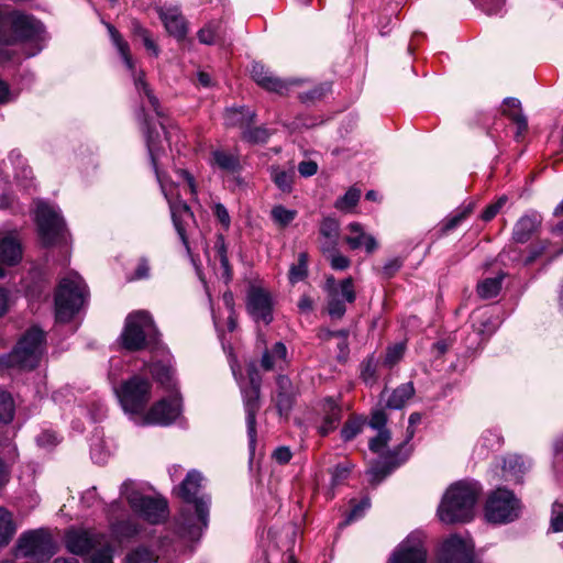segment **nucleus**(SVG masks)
Listing matches in <instances>:
<instances>
[{"label": "nucleus", "instance_id": "54", "mask_svg": "<svg viewBox=\"0 0 563 563\" xmlns=\"http://www.w3.org/2000/svg\"><path fill=\"white\" fill-rule=\"evenodd\" d=\"M242 137L250 143H265L269 137V132L265 128H249L243 130Z\"/></svg>", "mask_w": 563, "mask_h": 563}, {"label": "nucleus", "instance_id": "25", "mask_svg": "<svg viewBox=\"0 0 563 563\" xmlns=\"http://www.w3.org/2000/svg\"><path fill=\"white\" fill-rule=\"evenodd\" d=\"M347 234L344 238L345 243L352 251L364 250L366 254H373L377 251L379 244L376 238L366 232L365 228L358 222H351L346 227Z\"/></svg>", "mask_w": 563, "mask_h": 563}, {"label": "nucleus", "instance_id": "24", "mask_svg": "<svg viewBox=\"0 0 563 563\" xmlns=\"http://www.w3.org/2000/svg\"><path fill=\"white\" fill-rule=\"evenodd\" d=\"M251 75L258 86L279 95H285L289 91L290 87L301 84L299 79L282 80L274 76L263 64L257 62L252 64Z\"/></svg>", "mask_w": 563, "mask_h": 563}, {"label": "nucleus", "instance_id": "47", "mask_svg": "<svg viewBox=\"0 0 563 563\" xmlns=\"http://www.w3.org/2000/svg\"><path fill=\"white\" fill-rule=\"evenodd\" d=\"M475 323L474 329L482 335H490L497 328L496 322L492 319V316L486 312H477L474 316Z\"/></svg>", "mask_w": 563, "mask_h": 563}, {"label": "nucleus", "instance_id": "21", "mask_svg": "<svg viewBox=\"0 0 563 563\" xmlns=\"http://www.w3.org/2000/svg\"><path fill=\"white\" fill-rule=\"evenodd\" d=\"M327 310L332 319H340L346 311V303L355 300L354 284H325Z\"/></svg>", "mask_w": 563, "mask_h": 563}, {"label": "nucleus", "instance_id": "48", "mask_svg": "<svg viewBox=\"0 0 563 563\" xmlns=\"http://www.w3.org/2000/svg\"><path fill=\"white\" fill-rule=\"evenodd\" d=\"M133 34L140 37L143 42L145 48L153 54V56L157 57L159 54V48L157 44L152 40L151 33L148 30L143 27L140 23L133 22L132 26Z\"/></svg>", "mask_w": 563, "mask_h": 563}, {"label": "nucleus", "instance_id": "55", "mask_svg": "<svg viewBox=\"0 0 563 563\" xmlns=\"http://www.w3.org/2000/svg\"><path fill=\"white\" fill-rule=\"evenodd\" d=\"M371 503L368 498H363L361 501L354 504L352 506V509L347 514L345 520L343 521L342 526H347L351 522L362 518L365 514V511L369 508Z\"/></svg>", "mask_w": 563, "mask_h": 563}, {"label": "nucleus", "instance_id": "17", "mask_svg": "<svg viewBox=\"0 0 563 563\" xmlns=\"http://www.w3.org/2000/svg\"><path fill=\"white\" fill-rule=\"evenodd\" d=\"M107 536L95 529L69 528L65 532L64 542L66 549L76 555H85L97 549Z\"/></svg>", "mask_w": 563, "mask_h": 563}, {"label": "nucleus", "instance_id": "7", "mask_svg": "<svg viewBox=\"0 0 563 563\" xmlns=\"http://www.w3.org/2000/svg\"><path fill=\"white\" fill-rule=\"evenodd\" d=\"M121 495L137 516L152 525L163 522L168 516L166 500L142 494L130 481L122 484Z\"/></svg>", "mask_w": 563, "mask_h": 563}, {"label": "nucleus", "instance_id": "14", "mask_svg": "<svg viewBox=\"0 0 563 563\" xmlns=\"http://www.w3.org/2000/svg\"><path fill=\"white\" fill-rule=\"evenodd\" d=\"M377 431V435L373 438L368 444L369 450L383 459V461H376L373 463L367 471L369 482L374 485L382 482L399 464L396 459V453L386 451L387 444L390 441V432L387 429Z\"/></svg>", "mask_w": 563, "mask_h": 563}, {"label": "nucleus", "instance_id": "19", "mask_svg": "<svg viewBox=\"0 0 563 563\" xmlns=\"http://www.w3.org/2000/svg\"><path fill=\"white\" fill-rule=\"evenodd\" d=\"M123 511L124 509L120 501H113L106 508L111 534L119 543L130 541L141 532V527L135 520L130 518L126 520H119V517Z\"/></svg>", "mask_w": 563, "mask_h": 563}, {"label": "nucleus", "instance_id": "23", "mask_svg": "<svg viewBox=\"0 0 563 563\" xmlns=\"http://www.w3.org/2000/svg\"><path fill=\"white\" fill-rule=\"evenodd\" d=\"M180 413V404L176 397L165 398L155 402L140 419L143 424L167 426Z\"/></svg>", "mask_w": 563, "mask_h": 563}, {"label": "nucleus", "instance_id": "1", "mask_svg": "<svg viewBox=\"0 0 563 563\" xmlns=\"http://www.w3.org/2000/svg\"><path fill=\"white\" fill-rule=\"evenodd\" d=\"M125 350L140 351L147 346H154L164 358L147 364L153 378L167 388L173 387L174 371L165 349L157 346L158 332L152 317L146 311H135L125 319L124 329L120 336Z\"/></svg>", "mask_w": 563, "mask_h": 563}, {"label": "nucleus", "instance_id": "45", "mask_svg": "<svg viewBox=\"0 0 563 563\" xmlns=\"http://www.w3.org/2000/svg\"><path fill=\"white\" fill-rule=\"evenodd\" d=\"M114 550L109 543L108 538L93 550L88 563H113Z\"/></svg>", "mask_w": 563, "mask_h": 563}, {"label": "nucleus", "instance_id": "8", "mask_svg": "<svg viewBox=\"0 0 563 563\" xmlns=\"http://www.w3.org/2000/svg\"><path fill=\"white\" fill-rule=\"evenodd\" d=\"M151 388L147 378L135 375L123 382L115 394L126 413L141 417L151 399Z\"/></svg>", "mask_w": 563, "mask_h": 563}, {"label": "nucleus", "instance_id": "15", "mask_svg": "<svg viewBox=\"0 0 563 563\" xmlns=\"http://www.w3.org/2000/svg\"><path fill=\"white\" fill-rule=\"evenodd\" d=\"M54 554L53 540L43 529L24 532L18 540L16 555L43 563Z\"/></svg>", "mask_w": 563, "mask_h": 563}, {"label": "nucleus", "instance_id": "61", "mask_svg": "<svg viewBox=\"0 0 563 563\" xmlns=\"http://www.w3.org/2000/svg\"><path fill=\"white\" fill-rule=\"evenodd\" d=\"M551 528L554 532L563 531V505L555 501L551 511Z\"/></svg>", "mask_w": 563, "mask_h": 563}, {"label": "nucleus", "instance_id": "37", "mask_svg": "<svg viewBox=\"0 0 563 563\" xmlns=\"http://www.w3.org/2000/svg\"><path fill=\"white\" fill-rule=\"evenodd\" d=\"M415 394L412 383H405L395 388L387 399V407L391 409H401L407 400Z\"/></svg>", "mask_w": 563, "mask_h": 563}, {"label": "nucleus", "instance_id": "33", "mask_svg": "<svg viewBox=\"0 0 563 563\" xmlns=\"http://www.w3.org/2000/svg\"><path fill=\"white\" fill-rule=\"evenodd\" d=\"M253 120L254 113L244 107L230 108L227 109L224 113V123L228 126H239L245 129L246 126H250Z\"/></svg>", "mask_w": 563, "mask_h": 563}, {"label": "nucleus", "instance_id": "5", "mask_svg": "<svg viewBox=\"0 0 563 563\" xmlns=\"http://www.w3.org/2000/svg\"><path fill=\"white\" fill-rule=\"evenodd\" d=\"M481 487L476 482L461 481L450 486L438 508L444 523L466 522L473 518Z\"/></svg>", "mask_w": 563, "mask_h": 563}, {"label": "nucleus", "instance_id": "36", "mask_svg": "<svg viewBox=\"0 0 563 563\" xmlns=\"http://www.w3.org/2000/svg\"><path fill=\"white\" fill-rule=\"evenodd\" d=\"M201 44L213 45L223 40V30L220 21H211L198 31Z\"/></svg>", "mask_w": 563, "mask_h": 563}, {"label": "nucleus", "instance_id": "16", "mask_svg": "<svg viewBox=\"0 0 563 563\" xmlns=\"http://www.w3.org/2000/svg\"><path fill=\"white\" fill-rule=\"evenodd\" d=\"M439 563H481L474 555V544L468 539L452 534L445 539L438 554Z\"/></svg>", "mask_w": 563, "mask_h": 563}, {"label": "nucleus", "instance_id": "29", "mask_svg": "<svg viewBox=\"0 0 563 563\" xmlns=\"http://www.w3.org/2000/svg\"><path fill=\"white\" fill-rule=\"evenodd\" d=\"M261 365L265 371L283 369L288 365V351L283 342H276L272 347H265Z\"/></svg>", "mask_w": 563, "mask_h": 563}, {"label": "nucleus", "instance_id": "35", "mask_svg": "<svg viewBox=\"0 0 563 563\" xmlns=\"http://www.w3.org/2000/svg\"><path fill=\"white\" fill-rule=\"evenodd\" d=\"M9 159L12 163V165L15 168L14 177L15 179L21 183V186L24 189H30L32 187V170L30 167H27L18 151H11L9 154Z\"/></svg>", "mask_w": 563, "mask_h": 563}, {"label": "nucleus", "instance_id": "31", "mask_svg": "<svg viewBox=\"0 0 563 563\" xmlns=\"http://www.w3.org/2000/svg\"><path fill=\"white\" fill-rule=\"evenodd\" d=\"M503 113L507 115L517 125V137L523 134L528 129V121L521 110V103L516 98H506L504 100Z\"/></svg>", "mask_w": 563, "mask_h": 563}, {"label": "nucleus", "instance_id": "18", "mask_svg": "<svg viewBox=\"0 0 563 563\" xmlns=\"http://www.w3.org/2000/svg\"><path fill=\"white\" fill-rule=\"evenodd\" d=\"M341 420L342 407L333 397H325L317 404L313 424L320 437H327L336 430Z\"/></svg>", "mask_w": 563, "mask_h": 563}, {"label": "nucleus", "instance_id": "38", "mask_svg": "<svg viewBox=\"0 0 563 563\" xmlns=\"http://www.w3.org/2000/svg\"><path fill=\"white\" fill-rule=\"evenodd\" d=\"M16 527L12 514L3 507H0V547L9 544L15 534Z\"/></svg>", "mask_w": 563, "mask_h": 563}, {"label": "nucleus", "instance_id": "64", "mask_svg": "<svg viewBox=\"0 0 563 563\" xmlns=\"http://www.w3.org/2000/svg\"><path fill=\"white\" fill-rule=\"evenodd\" d=\"M327 258L329 260L331 267L335 271H343L350 266V260L339 251L332 252Z\"/></svg>", "mask_w": 563, "mask_h": 563}, {"label": "nucleus", "instance_id": "56", "mask_svg": "<svg viewBox=\"0 0 563 563\" xmlns=\"http://www.w3.org/2000/svg\"><path fill=\"white\" fill-rule=\"evenodd\" d=\"M549 245H550V242L548 240H540V241L532 243L529 246L528 255L525 260V264H527V265L531 264L536 260L541 257L548 250Z\"/></svg>", "mask_w": 563, "mask_h": 563}, {"label": "nucleus", "instance_id": "60", "mask_svg": "<svg viewBox=\"0 0 563 563\" xmlns=\"http://www.w3.org/2000/svg\"><path fill=\"white\" fill-rule=\"evenodd\" d=\"M405 353V345L402 343H397L390 347H388L384 364L388 367L394 366L397 362H399Z\"/></svg>", "mask_w": 563, "mask_h": 563}, {"label": "nucleus", "instance_id": "42", "mask_svg": "<svg viewBox=\"0 0 563 563\" xmlns=\"http://www.w3.org/2000/svg\"><path fill=\"white\" fill-rule=\"evenodd\" d=\"M378 361L369 356L361 363V379L368 386L377 382Z\"/></svg>", "mask_w": 563, "mask_h": 563}, {"label": "nucleus", "instance_id": "63", "mask_svg": "<svg viewBox=\"0 0 563 563\" xmlns=\"http://www.w3.org/2000/svg\"><path fill=\"white\" fill-rule=\"evenodd\" d=\"M501 284H477V295L483 299H492L499 295Z\"/></svg>", "mask_w": 563, "mask_h": 563}, {"label": "nucleus", "instance_id": "26", "mask_svg": "<svg viewBox=\"0 0 563 563\" xmlns=\"http://www.w3.org/2000/svg\"><path fill=\"white\" fill-rule=\"evenodd\" d=\"M542 225V217L536 211L521 216L514 224L511 239L515 243L525 244L537 234Z\"/></svg>", "mask_w": 563, "mask_h": 563}, {"label": "nucleus", "instance_id": "12", "mask_svg": "<svg viewBox=\"0 0 563 563\" xmlns=\"http://www.w3.org/2000/svg\"><path fill=\"white\" fill-rule=\"evenodd\" d=\"M86 299V284H59L55 292L56 320L69 321L85 305Z\"/></svg>", "mask_w": 563, "mask_h": 563}, {"label": "nucleus", "instance_id": "32", "mask_svg": "<svg viewBox=\"0 0 563 563\" xmlns=\"http://www.w3.org/2000/svg\"><path fill=\"white\" fill-rule=\"evenodd\" d=\"M211 165L230 174L239 173L241 169L239 156L223 150L212 152Z\"/></svg>", "mask_w": 563, "mask_h": 563}, {"label": "nucleus", "instance_id": "52", "mask_svg": "<svg viewBox=\"0 0 563 563\" xmlns=\"http://www.w3.org/2000/svg\"><path fill=\"white\" fill-rule=\"evenodd\" d=\"M361 191L356 188H350L344 196L340 197L334 207L339 210L346 211L355 207L360 200Z\"/></svg>", "mask_w": 563, "mask_h": 563}, {"label": "nucleus", "instance_id": "53", "mask_svg": "<svg viewBox=\"0 0 563 563\" xmlns=\"http://www.w3.org/2000/svg\"><path fill=\"white\" fill-rule=\"evenodd\" d=\"M473 212V203H468L463 209L459 210L456 213L450 216L444 224L443 231L449 232L454 230L462 221H464L471 213Z\"/></svg>", "mask_w": 563, "mask_h": 563}, {"label": "nucleus", "instance_id": "43", "mask_svg": "<svg viewBox=\"0 0 563 563\" xmlns=\"http://www.w3.org/2000/svg\"><path fill=\"white\" fill-rule=\"evenodd\" d=\"M271 217L274 223L282 228H285L296 219L297 211L292 209H287L282 205H277L273 207L271 211Z\"/></svg>", "mask_w": 563, "mask_h": 563}, {"label": "nucleus", "instance_id": "20", "mask_svg": "<svg viewBox=\"0 0 563 563\" xmlns=\"http://www.w3.org/2000/svg\"><path fill=\"white\" fill-rule=\"evenodd\" d=\"M246 309L254 321L269 324L273 317L274 299L272 295L261 287H251L246 299Z\"/></svg>", "mask_w": 563, "mask_h": 563}, {"label": "nucleus", "instance_id": "49", "mask_svg": "<svg viewBox=\"0 0 563 563\" xmlns=\"http://www.w3.org/2000/svg\"><path fill=\"white\" fill-rule=\"evenodd\" d=\"M331 90V85L329 82L320 84L312 89L299 93V99L303 103H313L318 100H321L328 92Z\"/></svg>", "mask_w": 563, "mask_h": 563}, {"label": "nucleus", "instance_id": "58", "mask_svg": "<svg viewBox=\"0 0 563 563\" xmlns=\"http://www.w3.org/2000/svg\"><path fill=\"white\" fill-rule=\"evenodd\" d=\"M508 198L507 196H500L495 202L488 205L485 210L481 214V219L485 222H489L493 220L501 210V208L506 205Z\"/></svg>", "mask_w": 563, "mask_h": 563}, {"label": "nucleus", "instance_id": "2", "mask_svg": "<svg viewBox=\"0 0 563 563\" xmlns=\"http://www.w3.org/2000/svg\"><path fill=\"white\" fill-rule=\"evenodd\" d=\"M46 38L43 23L34 15L20 10L0 8V62L12 58L10 46L31 43L34 49L26 53L34 56L43 48Z\"/></svg>", "mask_w": 563, "mask_h": 563}, {"label": "nucleus", "instance_id": "50", "mask_svg": "<svg viewBox=\"0 0 563 563\" xmlns=\"http://www.w3.org/2000/svg\"><path fill=\"white\" fill-rule=\"evenodd\" d=\"M214 250L216 256L219 260L221 268L223 271L222 276L227 279L231 278L230 265L227 256V246L224 238L222 235L218 236L217 242L214 244Z\"/></svg>", "mask_w": 563, "mask_h": 563}, {"label": "nucleus", "instance_id": "30", "mask_svg": "<svg viewBox=\"0 0 563 563\" xmlns=\"http://www.w3.org/2000/svg\"><path fill=\"white\" fill-rule=\"evenodd\" d=\"M0 256L3 264L13 266L22 260V246L20 241L12 234L0 240Z\"/></svg>", "mask_w": 563, "mask_h": 563}, {"label": "nucleus", "instance_id": "3", "mask_svg": "<svg viewBox=\"0 0 563 563\" xmlns=\"http://www.w3.org/2000/svg\"><path fill=\"white\" fill-rule=\"evenodd\" d=\"M144 124L145 141L152 166L156 174L157 180L161 184L164 196L168 201L174 227L184 246L186 247L187 253L190 254L191 251L186 235V225L187 222L192 219V212L185 201L178 198H174L172 190H167V187L163 181V175L159 170L161 158L163 155H165L166 152L165 142L169 140L172 132L165 131V126L163 123L159 124L158 129L156 126H151L147 120L145 119Z\"/></svg>", "mask_w": 563, "mask_h": 563}, {"label": "nucleus", "instance_id": "13", "mask_svg": "<svg viewBox=\"0 0 563 563\" xmlns=\"http://www.w3.org/2000/svg\"><path fill=\"white\" fill-rule=\"evenodd\" d=\"M249 380L241 386V393L246 415L247 435L251 450H254L256 443V413L260 410V394L262 378L255 368L247 372Z\"/></svg>", "mask_w": 563, "mask_h": 563}, {"label": "nucleus", "instance_id": "51", "mask_svg": "<svg viewBox=\"0 0 563 563\" xmlns=\"http://www.w3.org/2000/svg\"><path fill=\"white\" fill-rule=\"evenodd\" d=\"M352 467V463L347 461L335 465L331 471V486L334 488L343 484L350 476Z\"/></svg>", "mask_w": 563, "mask_h": 563}, {"label": "nucleus", "instance_id": "9", "mask_svg": "<svg viewBox=\"0 0 563 563\" xmlns=\"http://www.w3.org/2000/svg\"><path fill=\"white\" fill-rule=\"evenodd\" d=\"M34 220L38 236L45 246L56 244L64 240L66 227L58 208L38 200L36 202Z\"/></svg>", "mask_w": 563, "mask_h": 563}, {"label": "nucleus", "instance_id": "59", "mask_svg": "<svg viewBox=\"0 0 563 563\" xmlns=\"http://www.w3.org/2000/svg\"><path fill=\"white\" fill-rule=\"evenodd\" d=\"M505 0H473L486 14L494 15L501 12Z\"/></svg>", "mask_w": 563, "mask_h": 563}, {"label": "nucleus", "instance_id": "57", "mask_svg": "<svg viewBox=\"0 0 563 563\" xmlns=\"http://www.w3.org/2000/svg\"><path fill=\"white\" fill-rule=\"evenodd\" d=\"M339 222L333 218H324L320 224V234L323 239H339Z\"/></svg>", "mask_w": 563, "mask_h": 563}, {"label": "nucleus", "instance_id": "34", "mask_svg": "<svg viewBox=\"0 0 563 563\" xmlns=\"http://www.w3.org/2000/svg\"><path fill=\"white\" fill-rule=\"evenodd\" d=\"M269 175L276 187L283 192L289 194L292 190L295 178L294 168L285 169L280 166L273 165L269 167Z\"/></svg>", "mask_w": 563, "mask_h": 563}, {"label": "nucleus", "instance_id": "40", "mask_svg": "<svg viewBox=\"0 0 563 563\" xmlns=\"http://www.w3.org/2000/svg\"><path fill=\"white\" fill-rule=\"evenodd\" d=\"M527 468L525 460L519 455H508L504 459V472L514 475L516 482H520L521 475Z\"/></svg>", "mask_w": 563, "mask_h": 563}, {"label": "nucleus", "instance_id": "46", "mask_svg": "<svg viewBox=\"0 0 563 563\" xmlns=\"http://www.w3.org/2000/svg\"><path fill=\"white\" fill-rule=\"evenodd\" d=\"M364 421L360 417H350L341 429V438L349 442L353 440L363 429Z\"/></svg>", "mask_w": 563, "mask_h": 563}, {"label": "nucleus", "instance_id": "41", "mask_svg": "<svg viewBox=\"0 0 563 563\" xmlns=\"http://www.w3.org/2000/svg\"><path fill=\"white\" fill-rule=\"evenodd\" d=\"M158 555L146 547H137L126 554L124 563H156Z\"/></svg>", "mask_w": 563, "mask_h": 563}, {"label": "nucleus", "instance_id": "27", "mask_svg": "<svg viewBox=\"0 0 563 563\" xmlns=\"http://www.w3.org/2000/svg\"><path fill=\"white\" fill-rule=\"evenodd\" d=\"M159 18L169 35L184 40L188 27L185 16L178 7H164L158 11Z\"/></svg>", "mask_w": 563, "mask_h": 563}, {"label": "nucleus", "instance_id": "4", "mask_svg": "<svg viewBox=\"0 0 563 563\" xmlns=\"http://www.w3.org/2000/svg\"><path fill=\"white\" fill-rule=\"evenodd\" d=\"M202 475L198 471H189L183 482L176 489L177 496L186 504L195 507V518L184 516L180 523V534L190 540H197L201 537L203 530L208 527L210 496L200 495Z\"/></svg>", "mask_w": 563, "mask_h": 563}, {"label": "nucleus", "instance_id": "11", "mask_svg": "<svg viewBox=\"0 0 563 563\" xmlns=\"http://www.w3.org/2000/svg\"><path fill=\"white\" fill-rule=\"evenodd\" d=\"M107 29L109 31L110 37L112 40L113 45L117 47L119 54L122 57L123 63L126 68L131 71L134 87L141 98H146L148 106L153 109V111L157 114V117H162L163 112L161 111L158 99L153 95L148 85L144 80V73H136L134 60L130 54V47L128 42H125L120 33L112 26L111 24H107Z\"/></svg>", "mask_w": 563, "mask_h": 563}, {"label": "nucleus", "instance_id": "10", "mask_svg": "<svg viewBox=\"0 0 563 563\" xmlns=\"http://www.w3.org/2000/svg\"><path fill=\"white\" fill-rule=\"evenodd\" d=\"M521 511V503L512 492L498 488L493 492L485 505V517L493 523H508L516 520Z\"/></svg>", "mask_w": 563, "mask_h": 563}, {"label": "nucleus", "instance_id": "22", "mask_svg": "<svg viewBox=\"0 0 563 563\" xmlns=\"http://www.w3.org/2000/svg\"><path fill=\"white\" fill-rule=\"evenodd\" d=\"M387 563H427L421 533H411L397 547Z\"/></svg>", "mask_w": 563, "mask_h": 563}, {"label": "nucleus", "instance_id": "39", "mask_svg": "<svg viewBox=\"0 0 563 563\" xmlns=\"http://www.w3.org/2000/svg\"><path fill=\"white\" fill-rule=\"evenodd\" d=\"M15 413V404L11 393L0 388V423L12 422Z\"/></svg>", "mask_w": 563, "mask_h": 563}, {"label": "nucleus", "instance_id": "62", "mask_svg": "<svg viewBox=\"0 0 563 563\" xmlns=\"http://www.w3.org/2000/svg\"><path fill=\"white\" fill-rule=\"evenodd\" d=\"M404 260L399 256L387 260L382 267V277L385 279L393 278L396 273L401 268Z\"/></svg>", "mask_w": 563, "mask_h": 563}, {"label": "nucleus", "instance_id": "28", "mask_svg": "<svg viewBox=\"0 0 563 563\" xmlns=\"http://www.w3.org/2000/svg\"><path fill=\"white\" fill-rule=\"evenodd\" d=\"M276 396L274 397L275 406L280 416H287L295 399L292 384L287 376L279 375L276 379Z\"/></svg>", "mask_w": 563, "mask_h": 563}, {"label": "nucleus", "instance_id": "44", "mask_svg": "<svg viewBox=\"0 0 563 563\" xmlns=\"http://www.w3.org/2000/svg\"><path fill=\"white\" fill-rule=\"evenodd\" d=\"M308 275V254L300 252L297 262L289 269L290 282L303 280Z\"/></svg>", "mask_w": 563, "mask_h": 563}, {"label": "nucleus", "instance_id": "6", "mask_svg": "<svg viewBox=\"0 0 563 563\" xmlns=\"http://www.w3.org/2000/svg\"><path fill=\"white\" fill-rule=\"evenodd\" d=\"M44 345V331L32 327L22 335L10 353L0 355V367L33 369L40 363Z\"/></svg>", "mask_w": 563, "mask_h": 563}]
</instances>
